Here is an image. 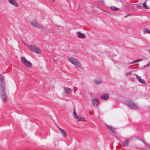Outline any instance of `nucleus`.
<instances>
[{
  "label": "nucleus",
  "instance_id": "obj_1",
  "mask_svg": "<svg viewBox=\"0 0 150 150\" xmlns=\"http://www.w3.org/2000/svg\"><path fill=\"white\" fill-rule=\"evenodd\" d=\"M5 85L3 83L1 84V91L2 99L5 103H6L7 101V96L5 92Z\"/></svg>",
  "mask_w": 150,
  "mask_h": 150
},
{
  "label": "nucleus",
  "instance_id": "obj_2",
  "mask_svg": "<svg viewBox=\"0 0 150 150\" xmlns=\"http://www.w3.org/2000/svg\"><path fill=\"white\" fill-rule=\"evenodd\" d=\"M68 60L69 62L76 67L80 68L81 66V64L80 62L77 59L74 58L70 57L68 59Z\"/></svg>",
  "mask_w": 150,
  "mask_h": 150
},
{
  "label": "nucleus",
  "instance_id": "obj_3",
  "mask_svg": "<svg viewBox=\"0 0 150 150\" xmlns=\"http://www.w3.org/2000/svg\"><path fill=\"white\" fill-rule=\"evenodd\" d=\"M28 47L30 50L35 53L39 54H42V50L35 45H30L28 46Z\"/></svg>",
  "mask_w": 150,
  "mask_h": 150
},
{
  "label": "nucleus",
  "instance_id": "obj_4",
  "mask_svg": "<svg viewBox=\"0 0 150 150\" xmlns=\"http://www.w3.org/2000/svg\"><path fill=\"white\" fill-rule=\"evenodd\" d=\"M22 63L26 67H31L32 66V64L28 61L27 60L25 57H22L21 59Z\"/></svg>",
  "mask_w": 150,
  "mask_h": 150
},
{
  "label": "nucleus",
  "instance_id": "obj_5",
  "mask_svg": "<svg viewBox=\"0 0 150 150\" xmlns=\"http://www.w3.org/2000/svg\"><path fill=\"white\" fill-rule=\"evenodd\" d=\"M127 105L132 109H136L138 108L137 106L131 100H127L126 102Z\"/></svg>",
  "mask_w": 150,
  "mask_h": 150
},
{
  "label": "nucleus",
  "instance_id": "obj_6",
  "mask_svg": "<svg viewBox=\"0 0 150 150\" xmlns=\"http://www.w3.org/2000/svg\"><path fill=\"white\" fill-rule=\"evenodd\" d=\"M31 24L33 26L37 28H40L41 26V25L38 24L35 20H32L31 22Z\"/></svg>",
  "mask_w": 150,
  "mask_h": 150
},
{
  "label": "nucleus",
  "instance_id": "obj_7",
  "mask_svg": "<svg viewBox=\"0 0 150 150\" xmlns=\"http://www.w3.org/2000/svg\"><path fill=\"white\" fill-rule=\"evenodd\" d=\"M136 78L141 83L143 84H145L146 83L145 81L143 79H142L141 77L138 75H136Z\"/></svg>",
  "mask_w": 150,
  "mask_h": 150
},
{
  "label": "nucleus",
  "instance_id": "obj_8",
  "mask_svg": "<svg viewBox=\"0 0 150 150\" xmlns=\"http://www.w3.org/2000/svg\"><path fill=\"white\" fill-rule=\"evenodd\" d=\"M8 2L11 4L13 5L16 7H18V3L15 0H8Z\"/></svg>",
  "mask_w": 150,
  "mask_h": 150
},
{
  "label": "nucleus",
  "instance_id": "obj_9",
  "mask_svg": "<svg viewBox=\"0 0 150 150\" xmlns=\"http://www.w3.org/2000/svg\"><path fill=\"white\" fill-rule=\"evenodd\" d=\"M65 92L67 94H69L71 92L72 89L67 87H65L64 88Z\"/></svg>",
  "mask_w": 150,
  "mask_h": 150
},
{
  "label": "nucleus",
  "instance_id": "obj_10",
  "mask_svg": "<svg viewBox=\"0 0 150 150\" xmlns=\"http://www.w3.org/2000/svg\"><path fill=\"white\" fill-rule=\"evenodd\" d=\"M58 128L59 129L61 132V134L62 136L65 138L66 137L67 135L66 132L64 130L62 129L60 127H59Z\"/></svg>",
  "mask_w": 150,
  "mask_h": 150
},
{
  "label": "nucleus",
  "instance_id": "obj_11",
  "mask_svg": "<svg viewBox=\"0 0 150 150\" xmlns=\"http://www.w3.org/2000/svg\"><path fill=\"white\" fill-rule=\"evenodd\" d=\"M108 98L109 95L108 94H105L101 96V98L104 100H107Z\"/></svg>",
  "mask_w": 150,
  "mask_h": 150
},
{
  "label": "nucleus",
  "instance_id": "obj_12",
  "mask_svg": "<svg viewBox=\"0 0 150 150\" xmlns=\"http://www.w3.org/2000/svg\"><path fill=\"white\" fill-rule=\"evenodd\" d=\"M78 38L81 39H83L85 37V35L82 33H81L79 32H78Z\"/></svg>",
  "mask_w": 150,
  "mask_h": 150
},
{
  "label": "nucleus",
  "instance_id": "obj_13",
  "mask_svg": "<svg viewBox=\"0 0 150 150\" xmlns=\"http://www.w3.org/2000/svg\"><path fill=\"white\" fill-rule=\"evenodd\" d=\"M92 103L94 105L97 106L98 105V101L96 98H94L92 99Z\"/></svg>",
  "mask_w": 150,
  "mask_h": 150
},
{
  "label": "nucleus",
  "instance_id": "obj_14",
  "mask_svg": "<svg viewBox=\"0 0 150 150\" xmlns=\"http://www.w3.org/2000/svg\"><path fill=\"white\" fill-rule=\"evenodd\" d=\"M106 126H107L108 128L111 130L112 133H114L115 132V129L114 128L110 125H106Z\"/></svg>",
  "mask_w": 150,
  "mask_h": 150
},
{
  "label": "nucleus",
  "instance_id": "obj_15",
  "mask_svg": "<svg viewBox=\"0 0 150 150\" xmlns=\"http://www.w3.org/2000/svg\"><path fill=\"white\" fill-rule=\"evenodd\" d=\"M95 83L97 84H99L102 82V80L100 79H96L95 81Z\"/></svg>",
  "mask_w": 150,
  "mask_h": 150
},
{
  "label": "nucleus",
  "instance_id": "obj_16",
  "mask_svg": "<svg viewBox=\"0 0 150 150\" xmlns=\"http://www.w3.org/2000/svg\"><path fill=\"white\" fill-rule=\"evenodd\" d=\"M110 8L113 11H117L119 10V8L116 7L115 6H111L110 7Z\"/></svg>",
  "mask_w": 150,
  "mask_h": 150
},
{
  "label": "nucleus",
  "instance_id": "obj_17",
  "mask_svg": "<svg viewBox=\"0 0 150 150\" xmlns=\"http://www.w3.org/2000/svg\"><path fill=\"white\" fill-rule=\"evenodd\" d=\"M77 121H78V122H79V121H85L86 120H85L84 119L83 117H79V119H77Z\"/></svg>",
  "mask_w": 150,
  "mask_h": 150
},
{
  "label": "nucleus",
  "instance_id": "obj_18",
  "mask_svg": "<svg viewBox=\"0 0 150 150\" xmlns=\"http://www.w3.org/2000/svg\"><path fill=\"white\" fill-rule=\"evenodd\" d=\"M143 7L146 9H149V8L147 6L146 2H145L143 4Z\"/></svg>",
  "mask_w": 150,
  "mask_h": 150
},
{
  "label": "nucleus",
  "instance_id": "obj_19",
  "mask_svg": "<svg viewBox=\"0 0 150 150\" xmlns=\"http://www.w3.org/2000/svg\"><path fill=\"white\" fill-rule=\"evenodd\" d=\"M144 32L145 33H148L150 34V30L147 29H145L143 30Z\"/></svg>",
  "mask_w": 150,
  "mask_h": 150
},
{
  "label": "nucleus",
  "instance_id": "obj_20",
  "mask_svg": "<svg viewBox=\"0 0 150 150\" xmlns=\"http://www.w3.org/2000/svg\"><path fill=\"white\" fill-rule=\"evenodd\" d=\"M74 116L75 118L77 119H79V117L78 116L76 112L75 111H74L73 112Z\"/></svg>",
  "mask_w": 150,
  "mask_h": 150
},
{
  "label": "nucleus",
  "instance_id": "obj_21",
  "mask_svg": "<svg viewBox=\"0 0 150 150\" xmlns=\"http://www.w3.org/2000/svg\"><path fill=\"white\" fill-rule=\"evenodd\" d=\"M129 141H126L123 144V146H126L128 145Z\"/></svg>",
  "mask_w": 150,
  "mask_h": 150
},
{
  "label": "nucleus",
  "instance_id": "obj_22",
  "mask_svg": "<svg viewBox=\"0 0 150 150\" xmlns=\"http://www.w3.org/2000/svg\"><path fill=\"white\" fill-rule=\"evenodd\" d=\"M141 60H142V59H139L137 60H135V61H134L133 62H131L130 63V64H132L134 63H135V62H137L141 61Z\"/></svg>",
  "mask_w": 150,
  "mask_h": 150
},
{
  "label": "nucleus",
  "instance_id": "obj_23",
  "mask_svg": "<svg viewBox=\"0 0 150 150\" xmlns=\"http://www.w3.org/2000/svg\"><path fill=\"white\" fill-rule=\"evenodd\" d=\"M131 74V73L130 72H128L126 73L125 74V75L127 76H128L129 75H130Z\"/></svg>",
  "mask_w": 150,
  "mask_h": 150
},
{
  "label": "nucleus",
  "instance_id": "obj_24",
  "mask_svg": "<svg viewBox=\"0 0 150 150\" xmlns=\"http://www.w3.org/2000/svg\"><path fill=\"white\" fill-rule=\"evenodd\" d=\"M137 8H141V6L139 4H137Z\"/></svg>",
  "mask_w": 150,
  "mask_h": 150
},
{
  "label": "nucleus",
  "instance_id": "obj_25",
  "mask_svg": "<svg viewBox=\"0 0 150 150\" xmlns=\"http://www.w3.org/2000/svg\"><path fill=\"white\" fill-rule=\"evenodd\" d=\"M0 77H1V80H3L4 79V76L2 75H0Z\"/></svg>",
  "mask_w": 150,
  "mask_h": 150
},
{
  "label": "nucleus",
  "instance_id": "obj_26",
  "mask_svg": "<svg viewBox=\"0 0 150 150\" xmlns=\"http://www.w3.org/2000/svg\"><path fill=\"white\" fill-rule=\"evenodd\" d=\"M49 0L51 2H52V3L54 2L55 1V0Z\"/></svg>",
  "mask_w": 150,
  "mask_h": 150
},
{
  "label": "nucleus",
  "instance_id": "obj_27",
  "mask_svg": "<svg viewBox=\"0 0 150 150\" xmlns=\"http://www.w3.org/2000/svg\"><path fill=\"white\" fill-rule=\"evenodd\" d=\"M131 16V14H128L127 15H126L125 17V18H127L128 16Z\"/></svg>",
  "mask_w": 150,
  "mask_h": 150
},
{
  "label": "nucleus",
  "instance_id": "obj_28",
  "mask_svg": "<svg viewBox=\"0 0 150 150\" xmlns=\"http://www.w3.org/2000/svg\"><path fill=\"white\" fill-rule=\"evenodd\" d=\"M77 90L76 89H74V91H75V92H74V93H75V92Z\"/></svg>",
  "mask_w": 150,
  "mask_h": 150
},
{
  "label": "nucleus",
  "instance_id": "obj_29",
  "mask_svg": "<svg viewBox=\"0 0 150 150\" xmlns=\"http://www.w3.org/2000/svg\"><path fill=\"white\" fill-rule=\"evenodd\" d=\"M149 53H150V50H149Z\"/></svg>",
  "mask_w": 150,
  "mask_h": 150
}]
</instances>
